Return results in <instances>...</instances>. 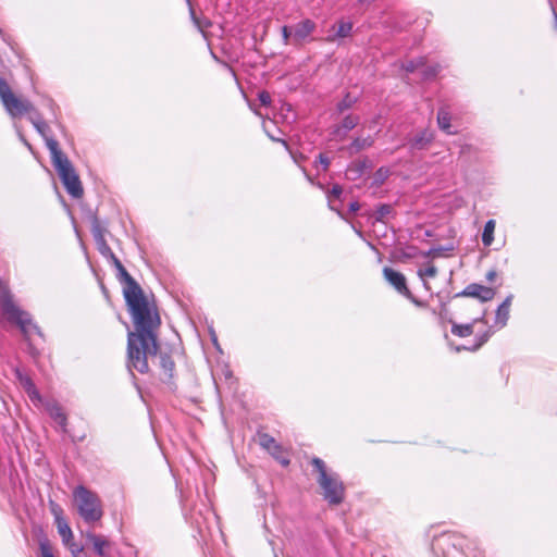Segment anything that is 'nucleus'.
<instances>
[{
	"mask_svg": "<svg viewBox=\"0 0 557 557\" xmlns=\"http://www.w3.org/2000/svg\"><path fill=\"white\" fill-rule=\"evenodd\" d=\"M117 271V278L124 285L123 294L132 314L136 332L127 336V367L140 373L149 370L148 358L158 354L159 345L154 331L160 325L158 313H152L143 289L126 271L116 256L110 259Z\"/></svg>",
	"mask_w": 557,
	"mask_h": 557,
	"instance_id": "f257e3e1",
	"label": "nucleus"
},
{
	"mask_svg": "<svg viewBox=\"0 0 557 557\" xmlns=\"http://www.w3.org/2000/svg\"><path fill=\"white\" fill-rule=\"evenodd\" d=\"M48 150L52 164L67 194L73 198H81L84 193L81 180L69 158L59 148L58 141L49 140Z\"/></svg>",
	"mask_w": 557,
	"mask_h": 557,
	"instance_id": "f03ea898",
	"label": "nucleus"
},
{
	"mask_svg": "<svg viewBox=\"0 0 557 557\" xmlns=\"http://www.w3.org/2000/svg\"><path fill=\"white\" fill-rule=\"evenodd\" d=\"M1 309L5 314L7 319L21 329L24 338L29 344L30 352L34 354L32 347L33 335L37 334L39 337H42V334L39 327L33 323L30 315L21 310L12 300L11 295L8 292H4L1 296Z\"/></svg>",
	"mask_w": 557,
	"mask_h": 557,
	"instance_id": "7ed1b4c3",
	"label": "nucleus"
},
{
	"mask_svg": "<svg viewBox=\"0 0 557 557\" xmlns=\"http://www.w3.org/2000/svg\"><path fill=\"white\" fill-rule=\"evenodd\" d=\"M311 463L319 473L317 481L323 491L324 499L330 505H339L344 500L345 487L338 475L327 472L324 461L318 457H314Z\"/></svg>",
	"mask_w": 557,
	"mask_h": 557,
	"instance_id": "20e7f679",
	"label": "nucleus"
},
{
	"mask_svg": "<svg viewBox=\"0 0 557 557\" xmlns=\"http://www.w3.org/2000/svg\"><path fill=\"white\" fill-rule=\"evenodd\" d=\"M77 511L86 523H95L103 516L102 504L99 496L83 485L73 491Z\"/></svg>",
	"mask_w": 557,
	"mask_h": 557,
	"instance_id": "39448f33",
	"label": "nucleus"
},
{
	"mask_svg": "<svg viewBox=\"0 0 557 557\" xmlns=\"http://www.w3.org/2000/svg\"><path fill=\"white\" fill-rule=\"evenodd\" d=\"M385 280L404 297L409 299L416 306L421 307L423 304L418 300L407 287V281L403 273L395 271L392 268L385 267L383 269Z\"/></svg>",
	"mask_w": 557,
	"mask_h": 557,
	"instance_id": "423d86ee",
	"label": "nucleus"
},
{
	"mask_svg": "<svg viewBox=\"0 0 557 557\" xmlns=\"http://www.w3.org/2000/svg\"><path fill=\"white\" fill-rule=\"evenodd\" d=\"M2 104L12 117L20 116L24 113H33L35 111L33 104L28 100H22L14 94L3 99Z\"/></svg>",
	"mask_w": 557,
	"mask_h": 557,
	"instance_id": "0eeeda50",
	"label": "nucleus"
},
{
	"mask_svg": "<svg viewBox=\"0 0 557 557\" xmlns=\"http://www.w3.org/2000/svg\"><path fill=\"white\" fill-rule=\"evenodd\" d=\"M495 289L481 284L472 283L469 284L462 292L457 294V297H473L478 298L482 302L492 300L495 297Z\"/></svg>",
	"mask_w": 557,
	"mask_h": 557,
	"instance_id": "6e6552de",
	"label": "nucleus"
},
{
	"mask_svg": "<svg viewBox=\"0 0 557 557\" xmlns=\"http://www.w3.org/2000/svg\"><path fill=\"white\" fill-rule=\"evenodd\" d=\"M45 408L50 416L61 428L63 432H66V414L63 412L62 407L54 400L46 401Z\"/></svg>",
	"mask_w": 557,
	"mask_h": 557,
	"instance_id": "1a4fd4ad",
	"label": "nucleus"
},
{
	"mask_svg": "<svg viewBox=\"0 0 557 557\" xmlns=\"http://www.w3.org/2000/svg\"><path fill=\"white\" fill-rule=\"evenodd\" d=\"M433 139V133L425 128L411 138L408 145L410 150H423L432 143Z\"/></svg>",
	"mask_w": 557,
	"mask_h": 557,
	"instance_id": "9d476101",
	"label": "nucleus"
},
{
	"mask_svg": "<svg viewBox=\"0 0 557 557\" xmlns=\"http://www.w3.org/2000/svg\"><path fill=\"white\" fill-rule=\"evenodd\" d=\"M512 298V295H508L496 310L495 324L498 325L500 329L507 324V321L509 319V310Z\"/></svg>",
	"mask_w": 557,
	"mask_h": 557,
	"instance_id": "9b49d317",
	"label": "nucleus"
},
{
	"mask_svg": "<svg viewBox=\"0 0 557 557\" xmlns=\"http://www.w3.org/2000/svg\"><path fill=\"white\" fill-rule=\"evenodd\" d=\"M16 377L18 379L20 384L23 386V388L25 389V392L33 401L41 400L39 392L37 391L34 382L28 375L23 374L20 370H16Z\"/></svg>",
	"mask_w": 557,
	"mask_h": 557,
	"instance_id": "f8f14e48",
	"label": "nucleus"
},
{
	"mask_svg": "<svg viewBox=\"0 0 557 557\" xmlns=\"http://www.w3.org/2000/svg\"><path fill=\"white\" fill-rule=\"evenodd\" d=\"M29 121L36 128V131L41 135V137L45 139L46 146L48 147L49 140H55L51 136H49V126L48 124L41 119V116L34 111L32 115H29Z\"/></svg>",
	"mask_w": 557,
	"mask_h": 557,
	"instance_id": "ddd939ff",
	"label": "nucleus"
},
{
	"mask_svg": "<svg viewBox=\"0 0 557 557\" xmlns=\"http://www.w3.org/2000/svg\"><path fill=\"white\" fill-rule=\"evenodd\" d=\"M359 121H360V119L358 115H354V114L346 115L343 119L341 125H338L334 129V134L336 136H338L339 138H344L349 131H351L352 128H355L358 125Z\"/></svg>",
	"mask_w": 557,
	"mask_h": 557,
	"instance_id": "4468645a",
	"label": "nucleus"
},
{
	"mask_svg": "<svg viewBox=\"0 0 557 557\" xmlns=\"http://www.w3.org/2000/svg\"><path fill=\"white\" fill-rule=\"evenodd\" d=\"M86 539L92 544L94 550L97 555L101 557L108 556L106 548H108L110 544L103 536L88 532L86 533Z\"/></svg>",
	"mask_w": 557,
	"mask_h": 557,
	"instance_id": "2eb2a0df",
	"label": "nucleus"
},
{
	"mask_svg": "<svg viewBox=\"0 0 557 557\" xmlns=\"http://www.w3.org/2000/svg\"><path fill=\"white\" fill-rule=\"evenodd\" d=\"M478 322L485 323V315L483 314L482 317L474 319L472 323L468 324L453 323L451 333L459 337L470 336L473 333V325Z\"/></svg>",
	"mask_w": 557,
	"mask_h": 557,
	"instance_id": "dca6fc26",
	"label": "nucleus"
},
{
	"mask_svg": "<svg viewBox=\"0 0 557 557\" xmlns=\"http://www.w3.org/2000/svg\"><path fill=\"white\" fill-rule=\"evenodd\" d=\"M450 112L446 108H441L437 112V124L438 127L447 134H453L454 132L450 129Z\"/></svg>",
	"mask_w": 557,
	"mask_h": 557,
	"instance_id": "f3484780",
	"label": "nucleus"
},
{
	"mask_svg": "<svg viewBox=\"0 0 557 557\" xmlns=\"http://www.w3.org/2000/svg\"><path fill=\"white\" fill-rule=\"evenodd\" d=\"M160 367L163 370L164 379L170 381L174 376L175 363L172 358L165 354L160 355Z\"/></svg>",
	"mask_w": 557,
	"mask_h": 557,
	"instance_id": "a211bd4d",
	"label": "nucleus"
},
{
	"mask_svg": "<svg viewBox=\"0 0 557 557\" xmlns=\"http://www.w3.org/2000/svg\"><path fill=\"white\" fill-rule=\"evenodd\" d=\"M259 442L263 448L269 450L273 456L277 457L276 454L280 453L281 447L272 436L265 433L260 434Z\"/></svg>",
	"mask_w": 557,
	"mask_h": 557,
	"instance_id": "6ab92c4d",
	"label": "nucleus"
},
{
	"mask_svg": "<svg viewBox=\"0 0 557 557\" xmlns=\"http://www.w3.org/2000/svg\"><path fill=\"white\" fill-rule=\"evenodd\" d=\"M441 71V66L438 64L428 65L425 64V59L423 58V64L420 66V75L423 81L433 79L436 77L438 72Z\"/></svg>",
	"mask_w": 557,
	"mask_h": 557,
	"instance_id": "aec40b11",
	"label": "nucleus"
},
{
	"mask_svg": "<svg viewBox=\"0 0 557 557\" xmlns=\"http://www.w3.org/2000/svg\"><path fill=\"white\" fill-rule=\"evenodd\" d=\"M374 140L372 137H366V138H356L352 140V143L349 146V150L351 153H357L360 150L371 147L373 145Z\"/></svg>",
	"mask_w": 557,
	"mask_h": 557,
	"instance_id": "412c9836",
	"label": "nucleus"
},
{
	"mask_svg": "<svg viewBox=\"0 0 557 557\" xmlns=\"http://www.w3.org/2000/svg\"><path fill=\"white\" fill-rule=\"evenodd\" d=\"M57 522H58V531L62 537L63 543L69 544V542L73 539V533H72L71 528L69 527L66 521H64L63 519H61L59 517H57Z\"/></svg>",
	"mask_w": 557,
	"mask_h": 557,
	"instance_id": "4be33fe9",
	"label": "nucleus"
},
{
	"mask_svg": "<svg viewBox=\"0 0 557 557\" xmlns=\"http://www.w3.org/2000/svg\"><path fill=\"white\" fill-rule=\"evenodd\" d=\"M437 274V269L432 263H429L425 269H419L418 275L423 281V285L426 289H430L429 283L425 281L426 277L433 278Z\"/></svg>",
	"mask_w": 557,
	"mask_h": 557,
	"instance_id": "5701e85b",
	"label": "nucleus"
},
{
	"mask_svg": "<svg viewBox=\"0 0 557 557\" xmlns=\"http://www.w3.org/2000/svg\"><path fill=\"white\" fill-rule=\"evenodd\" d=\"M495 230V221L488 220L483 230L482 242L485 246H490L494 239L493 234Z\"/></svg>",
	"mask_w": 557,
	"mask_h": 557,
	"instance_id": "b1692460",
	"label": "nucleus"
},
{
	"mask_svg": "<svg viewBox=\"0 0 557 557\" xmlns=\"http://www.w3.org/2000/svg\"><path fill=\"white\" fill-rule=\"evenodd\" d=\"M315 30V25L310 20H304L298 24L294 35H310Z\"/></svg>",
	"mask_w": 557,
	"mask_h": 557,
	"instance_id": "393cba45",
	"label": "nucleus"
},
{
	"mask_svg": "<svg viewBox=\"0 0 557 557\" xmlns=\"http://www.w3.org/2000/svg\"><path fill=\"white\" fill-rule=\"evenodd\" d=\"M98 251L107 259L113 258L115 255L108 245L106 238H100L99 240H96Z\"/></svg>",
	"mask_w": 557,
	"mask_h": 557,
	"instance_id": "a878e982",
	"label": "nucleus"
},
{
	"mask_svg": "<svg viewBox=\"0 0 557 557\" xmlns=\"http://www.w3.org/2000/svg\"><path fill=\"white\" fill-rule=\"evenodd\" d=\"M393 212V207L391 205H380L375 211V220L379 222H383L385 218H387Z\"/></svg>",
	"mask_w": 557,
	"mask_h": 557,
	"instance_id": "bb28decb",
	"label": "nucleus"
},
{
	"mask_svg": "<svg viewBox=\"0 0 557 557\" xmlns=\"http://www.w3.org/2000/svg\"><path fill=\"white\" fill-rule=\"evenodd\" d=\"M453 247H434L429 249L428 251L421 252V256L424 258H438L443 255L444 251H451Z\"/></svg>",
	"mask_w": 557,
	"mask_h": 557,
	"instance_id": "cd10ccee",
	"label": "nucleus"
},
{
	"mask_svg": "<svg viewBox=\"0 0 557 557\" xmlns=\"http://www.w3.org/2000/svg\"><path fill=\"white\" fill-rule=\"evenodd\" d=\"M357 101L356 97H352L350 94H347L338 103L337 110L339 112H344L345 110L351 108Z\"/></svg>",
	"mask_w": 557,
	"mask_h": 557,
	"instance_id": "c85d7f7f",
	"label": "nucleus"
},
{
	"mask_svg": "<svg viewBox=\"0 0 557 557\" xmlns=\"http://www.w3.org/2000/svg\"><path fill=\"white\" fill-rule=\"evenodd\" d=\"M421 64H423V58L420 57V58H417L414 60H410L408 61L405 65H404V69L407 71V72H417V71H420V66Z\"/></svg>",
	"mask_w": 557,
	"mask_h": 557,
	"instance_id": "c756f323",
	"label": "nucleus"
},
{
	"mask_svg": "<svg viewBox=\"0 0 557 557\" xmlns=\"http://www.w3.org/2000/svg\"><path fill=\"white\" fill-rule=\"evenodd\" d=\"M343 194V188L338 184H334L332 188L326 193L327 200H341V196Z\"/></svg>",
	"mask_w": 557,
	"mask_h": 557,
	"instance_id": "7c9ffc66",
	"label": "nucleus"
},
{
	"mask_svg": "<svg viewBox=\"0 0 557 557\" xmlns=\"http://www.w3.org/2000/svg\"><path fill=\"white\" fill-rule=\"evenodd\" d=\"M12 90L9 86V84L7 83V81L4 78H2L0 76V99L1 101H3V99L10 97V95H12Z\"/></svg>",
	"mask_w": 557,
	"mask_h": 557,
	"instance_id": "2f4dec72",
	"label": "nucleus"
},
{
	"mask_svg": "<svg viewBox=\"0 0 557 557\" xmlns=\"http://www.w3.org/2000/svg\"><path fill=\"white\" fill-rule=\"evenodd\" d=\"M354 28V24L350 21H341L336 35H349Z\"/></svg>",
	"mask_w": 557,
	"mask_h": 557,
	"instance_id": "473e14b6",
	"label": "nucleus"
},
{
	"mask_svg": "<svg viewBox=\"0 0 557 557\" xmlns=\"http://www.w3.org/2000/svg\"><path fill=\"white\" fill-rule=\"evenodd\" d=\"M65 545L71 550L73 557H84V549L79 544L70 541L69 544Z\"/></svg>",
	"mask_w": 557,
	"mask_h": 557,
	"instance_id": "72a5a7b5",
	"label": "nucleus"
},
{
	"mask_svg": "<svg viewBox=\"0 0 557 557\" xmlns=\"http://www.w3.org/2000/svg\"><path fill=\"white\" fill-rule=\"evenodd\" d=\"M40 548V557H54L52 553V548L48 541H41L39 543Z\"/></svg>",
	"mask_w": 557,
	"mask_h": 557,
	"instance_id": "f704fd0d",
	"label": "nucleus"
},
{
	"mask_svg": "<svg viewBox=\"0 0 557 557\" xmlns=\"http://www.w3.org/2000/svg\"><path fill=\"white\" fill-rule=\"evenodd\" d=\"M491 336V333L490 331L483 333L482 335L478 336L476 337V344L472 347V348H469L470 350H476L479 349L484 343L487 342V339L490 338ZM463 349H468L467 347H463Z\"/></svg>",
	"mask_w": 557,
	"mask_h": 557,
	"instance_id": "c9c22d12",
	"label": "nucleus"
},
{
	"mask_svg": "<svg viewBox=\"0 0 557 557\" xmlns=\"http://www.w3.org/2000/svg\"><path fill=\"white\" fill-rule=\"evenodd\" d=\"M91 232H92V236L95 238V242L99 240L100 238H104L103 230H102V227L100 226V224L98 223L97 220H95V222L92 223Z\"/></svg>",
	"mask_w": 557,
	"mask_h": 557,
	"instance_id": "e433bc0d",
	"label": "nucleus"
},
{
	"mask_svg": "<svg viewBox=\"0 0 557 557\" xmlns=\"http://www.w3.org/2000/svg\"><path fill=\"white\" fill-rule=\"evenodd\" d=\"M389 175V170L387 168H380L375 172V181L379 183H383Z\"/></svg>",
	"mask_w": 557,
	"mask_h": 557,
	"instance_id": "4c0bfd02",
	"label": "nucleus"
},
{
	"mask_svg": "<svg viewBox=\"0 0 557 557\" xmlns=\"http://www.w3.org/2000/svg\"><path fill=\"white\" fill-rule=\"evenodd\" d=\"M258 99L262 106H269L271 103V96L268 91L263 90L258 94Z\"/></svg>",
	"mask_w": 557,
	"mask_h": 557,
	"instance_id": "58836bf2",
	"label": "nucleus"
},
{
	"mask_svg": "<svg viewBox=\"0 0 557 557\" xmlns=\"http://www.w3.org/2000/svg\"><path fill=\"white\" fill-rule=\"evenodd\" d=\"M318 161L322 165L323 171H326L329 169L331 162H330V159L325 154L320 153L318 156Z\"/></svg>",
	"mask_w": 557,
	"mask_h": 557,
	"instance_id": "ea45409f",
	"label": "nucleus"
},
{
	"mask_svg": "<svg viewBox=\"0 0 557 557\" xmlns=\"http://www.w3.org/2000/svg\"><path fill=\"white\" fill-rule=\"evenodd\" d=\"M327 201H329V207H330V209H331V210H333V211H335V212H337V214H338L339 216H342V218H343V214H342L341 208H339V206L336 203V200L330 199V200H327Z\"/></svg>",
	"mask_w": 557,
	"mask_h": 557,
	"instance_id": "a19ab883",
	"label": "nucleus"
},
{
	"mask_svg": "<svg viewBox=\"0 0 557 557\" xmlns=\"http://www.w3.org/2000/svg\"><path fill=\"white\" fill-rule=\"evenodd\" d=\"M301 171L304 172L306 178L312 184L315 185L313 178L307 173L305 168H301ZM317 186L321 189H324V186L321 183H317Z\"/></svg>",
	"mask_w": 557,
	"mask_h": 557,
	"instance_id": "79ce46f5",
	"label": "nucleus"
},
{
	"mask_svg": "<svg viewBox=\"0 0 557 557\" xmlns=\"http://www.w3.org/2000/svg\"><path fill=\"white\" fill-rule=\"evenodd\" d=\"M496 277H497V272L495 270H490L486 273V281L490 283L493 282Z\"/></svg>",
	"mask_w": 557,
	"mask_h": 557,
	"instance_id": "37998d69",
	"label": "nucleus"
},
{
	"mask_svg": "<svg viewBox=\"0 0 557 557\" xmlns=\"http://www.w3.org/2000/svg\"><path fill=\"white\" fill-rule=\"evenodd\" d=\"M360 209V205L357 201H354L349 205L350 212H357Z\"/></svg>",
	"mask_w": 557,
	"mask_h": 557,
	"instance_id": "c03bdc74",
	"label": "nucleus"
},
{
	"mask_svg": "<svg viewBox=\"0 0 557 557\" xmlns=\"http://www.w3.org/2000/svg\"><path fill=\"white\" fill-rule=\"evenodd\" d=\"M282 33H283L282 35H284V36L292 35V30L289 29L288 26H283Z\"/></svg>",
	"mask_w": 557,
	"mask_h": 557,
	"instance_id": "a18cd8bd",
	"label": "nucleus"
},
{
	"mask_svg": "<svg viewBox=\"0 0 557 557\" xmlns=\"http://www.w3.org/2000/svg\"><path fill=\"white\" fill-rule=\"evenodd\" d=\"M20 137H21V140L24 143V145H25L29 150H32V146H30V144H29V143H28V141H27V140L22 136V135H21Z\"/></svg>",
	"mask_w": 557,
	"mask_h": 557,
	"instance_id": "49530a36",
	"label": "nucleus"
},
{
	"mask_svg": "<svg viewBox=\"0 0 557 557\" xmlns=\"http://www.w3.org/2000/svg\"><path fill=\"white\" fill-rule=\"evenodd\" d=\"M293 156V159L296 163H298L300 160H304L305 157L302 154H300L299 157L295 156V154H292Z\"/></svg>",
	"mask_w": 557,
	"mask_h": 557,
	"instance_id": "de8ad7c7",
	"label": "nucleus"
},
{
	"mask_svg": "<svg viewBox=\"0 0 557 557\" xmlns=\"http://www.w3.org/2000/svg\"><path fill=\"white\" fill-rule=\"evenodd\" d=\"M269 137H270L272 140L282 141V143L284 144V146H286V147H287V144H286V141H285V140H280V139L275 138L274 136H272L271 134H269Z\"/></svg>",
	"mask_w": 557,
	"mask_h": 557,
	"instance_id": "09e8293b",
	"label": "nucleus"
},
{
	"mask_svg": "<svg viewBox=\"0 0 557 557\" xmlns=\"http://www.w3.org/2000/svg\"><path fill=\"white\" fill-rule=\"evenodd\" d=\"M281 463H282L283 466H287V465L289 463V461H288L287 459H282V460H281Z\"/></svg>",
	"mask_w": 557,
	"mask_h": 557,
	"instance_id": "8fccbe9b",
	"label": "nucleus"
},
{
	"mask_svg": "<svg viewBox=\"0 0 557 557\" xmlns=\"http://www.w3.org/2000/svg\"><path fill=\"white\" fill-rule=\"evenodd\" d=\"M288 38H289L288 36H285V37H284V39H285V44H287V39H288Z\"/></svg>",
	"mask_w": 557,
	"mask_h": 557,
	"instance_id": "3c124183",
	"label": "nucleus"
}]
</instances>
